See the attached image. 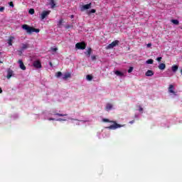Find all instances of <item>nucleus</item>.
<instances>
[{
    "label": "nucleus",
    "instance_id": "16",
    "mask_svg": "<svg viewBox=\"0 0 182 182\" xmlns=\"http://www.w3.org/2000/svg\"><path fill=\"white\" fill-rule=\"evenodd\" d=\"M154 75V72H153V70H147L146 73H145V75L148 77L153 76Z\"/></svg>",
    "mask_w": 182,
    "mask_h": 182
},
{
    "label": "nucleus",
    "instance_id": "18",
    "mask_svg": "<svg viewBox=\"0 0 182 182\" xmlns=\"http://www.w3.org/2000/svg\"><path fill=\"white\" fill-rule=\"evenodd\" d=\"M168 93H169V95L171 96V97H177V96H178V95L177 94V91H172Z\"/></svg>",
    "mask_w": 182,
    "mask_h": 182
},
{
    "label": "nucleus",
    "instance_id": "35",
    "mask_svg": "<svg viewBox=\"0 0 182 182\" xmlns=\"http://www.w3.org/2000/svg\"><path fill=\"white\" fill-rule=\"evenodd\" d=\"M138 107H139V111L143 112V107H141V106H138Z\"/></svg>",
    "mask_w": 182,
    "mask_h": 182
},
{
    "label": "nucleus",
    "instance_id": "42",
    "mask_svg": "<svg viewBox=\"0 0 182 182\" xmlns=\"http://www.w3.org/2000/svg\"><path fill=\"white\" fill-rule=\"evenodd\" d=\"M151 43H148L147 44V48H151Z\"/></svg>",
    "mask_w": 182,
    "mask_h": 182
},
{
    "label": "nucleus",
    "instance_id": "31",
    "mask_svg": "<svg viewBox=\"0 0 182 182\" xmlns=\"http://www.w3.org/2000/svg\"><path fill=\"white\" fill-rule=\"evenodd\" d=\"M62 23H63V19H60V20L58 22V26L60 27V26L62 25Z\"/></svg>",
    "mask_w": 182,
    "mask_h": 182
},
{
    "label": "nucleus",
    "instance_id": "36",
    "mask_svg": "<svg viewBox=\"0 0 182 182\" xmlns=\"http://www.w3.org/2000/svg\"><path fill=\"white\" fill-rule=\"evenodd\" d=\"M51 50L52 52H56L58 50V48H52Z\"/></svg>",
    "mask_w": 182,
    "mask_h": 182
},
{
    "label": "nucleus",
    "instance_id": "45",
    "mask_svg": "<svg viewBox=\"0 0 182 182\" xmlns=\"http://www.w3.org/2000/svg\"><path fill=\"white\" fill-rule=\"evenodd\" d=\"M70 18H71V19H73V18H75V16L71 15V16H70Z\"/></svg>",
    "mask_w": 182,
    "mask_h": 182
},
{
    "label": "nucleus",
    "instance_id": "12",
    "mask_svg": "<svg viewBox=\"0 0 182 182\" xmlns=\"http://www.w3.org/2000/svg\"><path fill=\"white\" fill-rule=\"evenodd\" d=\"M113 109V105L110 104V103H108L105 106V110L107 112H110V110H112Z\"/></svg>",
    "mask_w": 182,
    "mask_h": 182
},
{
    "label": "nucleus",
    "instance_id": "1",
    "mask_svg": "<svg viewBox=\"0 0 182 182\" xmlns=\"http://www.w3.org/2000/svg\"><path fill=\"white\" fill-rule=\"evenodd\" d=\"M53 116L56 118H52V117H47V120H53L55 122H66L68 120V114H60V113H56L54 114Z\"/></svg>",
    "mask_w": 182,
    "mask_h": 182
},
{
    "label": "nucleus",
    "instance_id": "20",
    "mask_svg": "<svg viewBox=\"0 0 182 182\" xmlns=\"http://www.w3.org/2000/svg\"><path fill=\"white\" fill-rule=\"evenodd\" d=\"M159 69H160V70H164V69H166V64L164 63H160L158 66Z\"/></svg>",
    "mask_w": 182,
    "mask_h": 182
},
{
    "label": "nucleus",
    "instance_id": "28",
    "mask_svg": "<svg viewBox=\"0 0 182 182\" xmlns=\"http://www.w3.org/2000/svg\"><path fill=\"white\" fill-rule=\"evenodd\" d=\"M28 14H30V15H33V14H35V9H30L28 11Z\"/></svg>",
    "mask_w": 182,
    "mask_h": 182
},
{
    "label": "nucleus",
    "instance_id": "17",
    "mask_svg": "<svg viewBox=\"0 0 182 182\" xmlns=\"http://www.w3.org/2000/svg\"><path fill=\"white\" fill-rule=\"evenodd\" d=\"M28 48H29V44H25V43L21 44V50H26Z\"/></svg>",
    "mask_w": 182,
    "mask_h": 182
},
{
    "label": "nucleus",
    "instance_id": "50",
    "mask_svg": "<svg viewBox=\"0 0 182 182\" xmlns=\"http://www.w3.org/2000/svg\"><path fill=\"white\" fill-rule=\"evenodd\" d=\"M0 63H2V62H1V60H0Z\"/></svg>",
    "mask_w": 182,
    "mask_h": 182
},
{
    "label": "nucleus",
    "instance_id": "43",
    "mask_svg": "<svg viewBox=\"0 0 182 182\" xmlns=\"http://www.w3.org/2000/svg\"><path fill=\"white\" fill-rule=\"evenodd\" d=\"M129 123H130V124H133V123H134V120L129 122Z\"/></svg>",
    "mask_w": 182,
    "mask_h": 182
},
{
    "label": "nucleus",
    "instance_id": "14",
    "mask_svg": "<svg viewBox=\"0 0 182 182\" xmlns=\"http://www.w3.org/2000/svg\"><path fill=\"white\" fill-rule=\"evenodd\" d=\"M175 88H174V85H169L168 87V93H170L171 92H175Z\"/></svg>",
    "mask_w": 182,
    "mask_h": 182
},
{
    "label": "nucleus",
    "instance_id": "38",
    "mask_svg": "<svg viewBox=\"0 0 182 182\" xmlns=\"http://www.w3.org/2000/svg\"><path fill=\"white\" fill-rule=\"evenodd\" d=\"M161 59H162L161 57H158V58H156V60H157V62H161Z\"/></svg>",
    "mask_w": 182,
    "mask_h": 182
},
{
    "label": "nucleus",
    "instance_id": "26",
    "mask_svg": "<svg viewBox=\"0 0 182 182\" xmlns=\"http://www.w3.org/2000/svg\"><path fill=\"white\" fill-rule=\"evenodd\" d=\"M41 30H39V28H32V30H31V33L32 32H36V33H39Z\"/></svg>",
    "mask_w": 182,
    "mask_h": 182
},
{
    "label": "nucleus",
    "instance_id": "22",
    "mask_svg": "<svg viewBox=\"0 0 182 182\" xmlns=\"http://www.w3.org/2000/svg\"><path fill=\"white\" fill-rule=\"evenodd\" d=\"M87 58L90 57V55L92 54V48H88V50L85 53Z\"/></svg>",
    "mask_w": 182,
    "mask_h": 182
},
{
    "label": "nucleus",
    "instance_id": "9",
    "mask_svg": "<svg viewBox=\"0 0 182 182\" xmlns=\"http://www.w3.org/2000/svg\"><path fill=\"white\" fill-rule=\"evenodd\" d=\"M33 66L36 68V69H41V68H42V64L41 63V61L36 60L33 63Z\"/></svg>",
    "mask_w": 182,
    "mask_h": 182
},
{
    "label": "nucleus",
    "instance_id": "7",
    "mask_svg": "<svg viewBox=\"0 0 182 182\" xmlns=\"http://www.w3.org/2000/svg\"><path fill=\"white\" fill-rule=\"evenodd\" d=\"M50 14V11H43L41 15V21H43L46 16H48Z\"/></svg>",
    "mask_w": 182,
    "mask_h": 182
},
{
    "label": "nucleus",
    "instance_id": "48",
    "mask_svg": "<svg viewBox=\"0 0 182 182\" xmlns=\"http://www.w3.org/2000/svg\"><path fill=\"white\" fill-rule=\"evenodd\" d=\"M181 74L182 75V69L181 70Z\"/></svg>",
    "mask_w": 182,
    "mask_h": 182
},
{
    "label": "nucleus",
    "instance_id": "27",
    "mask_svg": "<svg viewBox=\"0 0 182 182\" xmlns=\"http://www.w3.org/2000/svg\"><path fill=\"white\" fill-rule=\"evenodd\" d=\"M153 62H154L153 59H149L148 60L146 61V63L147 65H153Z\"/></svg>",
    "mask_w": 182,
    "mask_h": 182
},
{
    "label": "nucleus",
    "instance_id": "51",
    "mask_svg": "<svg viewBox=\"0 0 182 182\" xmlns=\"http://www.w3.org/2000/svg\"><path fill=\"white\" fill-rule=\"evenodd\" d=\"M0 55H1V52H0Z\"/></svg>",
    "mask_w": 182,
    "mask_h": 182
},
{
    "label": "nucleus",
    "instance_id": "10",
    "mask_svg": "<svg viewBox=\"0 0 182 182\" xmlns=\"http://www.w3.org/2000/svg\"><path fill=\"white\" fill-rule=\"evenodd\" d=\"M72 77V75L70 73H65L62 76L63 80H68V79H70Z\"/></svg>",
    "mask_w": 182,
    "mask_h": 182
},
{
    "label": "nucleus",
    "instance_id": "21",
    "mask_svg": "<svg viewBox=\"0 0 182 182\" xmlns=\"http://www.w3.org/2000/svg\"><path fill=\"white\" fill-rule=\"evenodd\" d=\"M171 70H172V72L176 73V72H177V70H178V65H173L171 67Z\"/></svg>",
    "mask_w": 182,
    "mask_h": 182
},
{
    "label": "nucleus",
    "instance_id": "4",
    "mask_svg": "<svg viewBox=\"0 0 182 182\" xmlns=\"http://www.w3.org/2000/svg\"><path fill=\"white\" fill-rule=\"evenodd\" d=\"M76 49H80L81 50H83L86 49V44L85 43H77L75 45Z\"/></svg>",
    "mask_w": 182,
    "mask_h": 182
},
{
    "label": "nucleus",
    "instance_id": "11",
    "mask_svg": "<svg viewBox=\"0 0 182 182\" xmlns=\"http://www.w3.org/2000/svg\"><path fill=\"white\" fill-rule=\"evenodd\" d=\"M18 63L19 65L20 69H21L22 70H26V67L23 64V61H22V60H18Z\"/></svg>",
    "mask_w": 182,
    "mask_h": 182
},
{
    "label": "nucleus",
    "instance_id": "39",
    "mask_svg": "<svg viewBox=\"0 0 182 182\" xmlns=\"http://www.w3.org/2000/svg\"><path fill=\"white\" fill-rule=\"evenodd\" d=\"M4 9H5L4 7H0V12H4Z\"/></svg>",
    "mask_w": 182,
    "mask_h": 182
},
{
    "label": "nucleus",
    "instance_id": "24",
    "mask_svg": "<svg viewBox=\"0 0 182 182\" xmlns=\"http://www.w3.org/2000/svg\"><path fill=\"white\" fill-rule=\"evenodd\" d=\"M50 5L52 9L56 6V4H55V0H50Z\"/></svg>",
    "mask_w": 182,
    "mask_h": 182
},
{
    "label": "nucleus",
    "instance_id": "5",
    "mask_svg": "<svg viewBox=\"0 0 182 182\" xmlns=\"http://www.w3.org/2000/svg\"><path fill=\"white\" fill-rule=\"evenodd\" d=\"M117 45H119V41H114L107 46V49H113V48L117 46Z\"/></svg>",
    "mask_w": 182,
    "mask_h": 182
},
{
    "label": "nucleus",
    "instance_id": "23",
    "mask_svg": "<svg viewBox=\"0 0 182 182\" xmlns=\"http://www.w3.org/2000/svg\"><path fill=\"white\" fill-rule=\"evenodd\" d=\"M96 13V9H92L90 11H87V15H90V14H95Z\"/></svg>",
    "mask_w": 182,
    "mask_h": 182
},
{
    "label": "nucleus",
    "instance_id": "49",
    "mask_svg": "<svg viewBox=\"0 0 182 182\" xmlns=\"http://www.w3.org/2000/svg\"><path fill=\"white\" fill-rule=\"evenodd\" d=\"M10 39H14V37L10 38Z\"/></svg>",
    "mask_w": 182,
    "mask_h": 182
},
{
    "label": "nucleus",
    "instance_id": "30",
    "mask_svg": "<svg viewBox=\"0 0 182 182\" xmlns=\"http://www.w3.org/2000/svg\"><path fill=\"white\" fill-rule=\"evenodd\" d=\"M86 79H87V80H92V79H93V77H92V75H87V76H86Z\"/></svg>",
    "mask_w": 182,
    "mask_h": 182
},
{
    "label": "nucleus",
    "instance_id": "29",
    "mask_svg": "<svg viewBox=\"0 0 182 182\" xmlns=\"http://www.w3.org/2000/svg\"><path fill=\"white\" fill-rule=\"evenodd\" d=\"M56 77H60V76H63V75H62V72H58L55 74Z\"/></svg>",
    "mask_w": 182,
    "mask_h": 182
},
{
    "label": "nucleus",
    "instance_id": "44",
    "mask_svg": "<svg viewBox=\"0 0 182 182\" xmlns=\"http://www.w3.org/2000/svg\"><path fill=\"white\" fill-rule=\"evenodd\" d=\"M134 117H135L136 119H138L139 114H135Z\"/></svg>",
    "mask_w": 182,
    "mask_h": 182
},
{
    "label": "nucleus",
    "instance_id": "13",
    "mask_svg": "<svg viewBox=\"0 0 182 182\" xmlns=\"http://www.w3.org/2000/svg\"><path fill=\"white\" fill-rule=\"evenodd\" d=\"M13 75H14V71L12 70H8L7 76H6L7 79L11 78Z\"/></svg>",
    "mask_w": 182,
    "mask_h": 182
},
{
    "label": "nucleus",
    "instance_id": "33",
    "mask_svg": "<svg viewBox=\"0 0 182 182\" xmlns=\"http://www.w3.org/2000/svg\"><path fill=\"white\" fill-rule=\"evenodd\" d=\"M8 43H9V46H12V39L11 38L9 39Z\"/></svg>",
    "mask_w": 182,
    "mask_h": 182
},
{
    "label": "nucleus",
    "instance_id": "46",
    "mask_svg": "<svg viewBox=\"0 0 182 182\" xmlns=\"http://www.w3.org/2000/svg\"><path fill=\"white\" fill-rule=\"evenodd\" d=\"M0 93H2V89L0 87Z\"/></svg>",
    "mask_w": 182,
    "mask_h": 182
},
{
    "label": "nucleus",
    "instance_id": "25",
    "mask_svg": "<svg viewBox=\"0 0 182 182\" xmlns=\"http://www.w3.org/2000/svg\"><path fill=\"white\" fill-rule=\"evenodd\" d=\"M171 22H172V23H173V25H178V23H179L178 20H176V19H172L171 21Z\"/></svg>",
    "mask_w": 182,
    "mask_h": 182
},
{
    "label": "nucleus",
    "instance_id": "2",
    "mask_svg": "<svg viewBox=\"0 0 182 182\" xmlns=\"http://www.w3.org/2000/svg\"><path fill=\"white\" fill-rule=\"evenodd\" d=\"M92 8V3H89L88 4L82 5L80 7L81 12H84V11H87V9H90Z\"/></svg>",
    "mask_w": 182,
    "mask_h": 182
},
{
    "label": "nucleus",
    "instance_id": "19",
    "mask_svg": "<svg viewBox=\"0 0 182 182\" xmlns=\"http://www.w3.org/2000/svg\"><path fill=\"white\" fill-rule=\"evenodd\" d=\"M114 74L117 75V76H119L120 77H123V76H124V73L119 70L115 71Z\"/></svg>",
    "mask_w": 182,
    "mask_h": 182
},
{
    "label": "nucleus",
    "instance_id": "15",
    "mask_svg": "<svg viewBox=\"0 0 182 182\" xmlns=\"http://www.w3.org/2000/svg\"><path fill=\"white\" fill-rule=\"evenodd\" d=\"M175 88H174V85H169L168 87V93H170L171 92H175Z\"/></svg>",
    "mask_w": 182,
    "mask_h": 182
},
{
    "label": "nucleus",
    "instance_id": "6",
    "mask_svg": "<svg viewBox=\"0 0 182 182\" xmlns=\"http://www.w3.org/2000/svg\"><path fill=\"white\" fill-rule=\"evenodd\" d=\"M119 127H122V126L116 122H114V124L107 127L110 130H116V129H119Z\"/></svg>",
    "mask_w": 182,
    "mask_h": 182
},
{
    "label": "nucleus",
    "instance_id": "47",
    "mask_svg": "<svg viewBox=\"0 0 182 182\" xmlns=\"http://www.w3.org/2000/svg\"><path fill=\"white\" fill-rule=\"evenodd\" d=\"M50 66H52V63H50Z\"/></svg>",
    "mask_w": 182,
    "mask_h": 182
},
{
    "label": "nucleus",
    "instance_id": "8",
    "mask_svg": "<svg viewBox=\"0 0 182 182\" xmlns=\"http://www.w3.org/2000/svg\"><path fill=\"white\" fill-rule=\"evenodd\" d=\"M86 122L87 121H80V120H77V119H73L72 123H73V124H76V126H80V124H83V123H86Z\"/></svg>",
    "mask_w": 182,
    "mask_h": 182
},
{
    "label": "nucleus",
    "instance_id": "34",
    "mask_svg": "<svg viewBox=\"0 0 182 182\" xmlns=\"http://www.w3.org/2000/svg\"><path fill=\"white\" fill-rule=\"evenodd\" d=\"M133 72V67H130L128 70V73H132Z\"/></svg>",
    "mask_w": 182,
    "mask_h": 182
},
{
    "label": "nucleus",
    "instance_id": "40",
    "mask_svg": "<svg viewBox=\"0 0 182 182\" xmlns=\"http://www.w3.org/2000/svg\"><path fill=\"white\" fill-rule=\"evenodd\" d=\"M18 52L19 55H21L23 53V50H22V49L21 48V50H19Z\"/></svg>",
    "mask_w": 182,
    "mask_h": 182
},
{
    "label": "nucleus",
    "instance_id": "32",
    "mask_svg": "<svg viewBox=\"0 0 182 182\" xmlns=\"http://www.w3.org/2000/svg\"><path fill=\"white\" fill-rule=\"evenodd\" d=\"M102 122H104L105 123H109L110 122V120H109V119H102Z\"/></svg>",
    "mask_w": 182,
    "mask_h": 182
},
{
    "label": "nucleus",
    "instance_id": "37",
    "mask_svg": "<svg viewBox=\"0 0 182 182\" xmlns=\"http://www.w3.org/2000/svg\"><path fill=\"white\" fill-rule=\"evenodd\" d=\"M91 59H92V60H96V56L95 55H92Z\"/></svg>",
    "mask_w": 182,
    "mask_h": 182
},
{
    "label": "nucleus",
    "instance_id": "41",
    "mask_svg": "<svg viewBox=\"0 0 182 182\" xmlns=\"http://www.w3.org/2000/svg\"><path fill=\"white\" fill-rule=\"evenodd\" d=\"M9 5H10V6H11L12 8H14V3H13V2H10V3H9Z\"/></svg>",
    "mask_w": 182,
    "mask_h": 182
},
{
    "label": "nucleus",
    "instance_id": "3",
    "mask_svg": "<svg viewBox=\"0 0 182 182\" xmlns=\"http://www.w3.org/2000/svg\"><path fill=\"white\" fill-rule=\"evenodd\" d=\"M22 29H23V31H26L27 33H32V27L29 26L28 24L23 25Z\"/></svg>",
    "mask_w": 182,
    "mask_h": 182
}]
</instances>
